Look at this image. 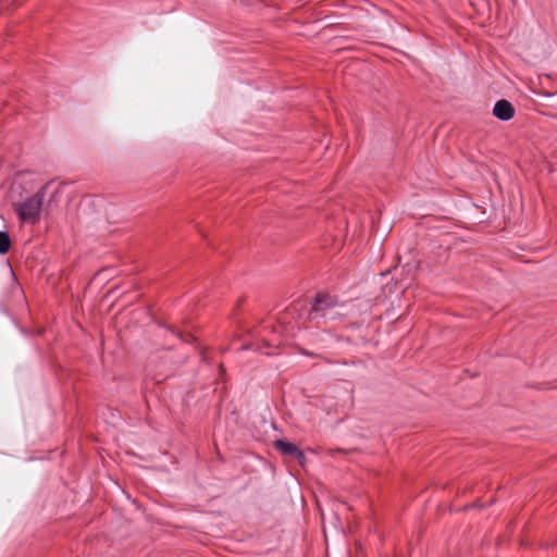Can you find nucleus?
<instances>
[{
    "instance_id": "f257e3e1",
    "label": "nucleus",
    "mask_w": 557,
    "mask_h": 557,
    "mask_svg": "<svg viewBox=\"0 0 557 557\" xmlns=\"http://www.w3.org/2000/svg\"><path fill=\"white\" fill-rule=\"evenodd\" d=\"M47 188H40L37 193L26 198L16 208V214L22 222L36 224L40 220Z\"/></svg>"
},
{
    "instance_id": "f03ea898",
    "label": "nucleus",
    "mask_w": 557,
    "mask_h": 557,
    "mask_svg": "<svg viewBox=\"0 0 557 557\" xmlns=\"http://www.w3.org/2000/svg\"><path fill=\"white\" fill-rule=\"evenodd\" d=\"M339 305L338 299L330 294H317L310 311V319L326 318L331 315V311Z\"/></svg>"
},
{
    "instance_id": "7ed1b4c3",
    "label": "nucleus",
    "mask_w": 557,
    "mask_h": 557,
    "mask_svg": "<svg viewBox=\"0 0 557 557\" xmlns=\"http://www.w3.org/2000/svg\"><path fill=\"white\" fill-rule=\"evenodd\" d=\"M274 447L284 455L292 456L297 459L300 463H304L306 460V456L299 447L284 440H276L274 442Z\"/></svg>"
},
{
    "instance_id": "20e7f679",
    "label": "nucleus",
    "mask_w": 557,
    "mask_h": 557,
    "mask_svg": "<svg viewBox=\"0 0 557 557\" xmlns=\"http://www.w3.org/2000/svg\"><path fill=\"white\" fill-rule=\"evenodd\" d=\"M493 114L500 121H509L515 116V108L508 100L502 99L495 103Z\"/></svg>"
},
{
    "instance_id": "39448f33",
    "label": "nucleus",
    "mask_w": 557,
    "mask_h": 557,
    "mask_svg": "<svg viewBox=\"0 0 557 557\" xmlns=\"http://www.w3.org/2000/svg\"><path fill=\"white\" fill-rule=\"evenodd\" d=\"M11 248V238L10 235L4 232L0 231V255L7 253Z\"/></svg>"
}]
</instances>
